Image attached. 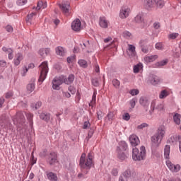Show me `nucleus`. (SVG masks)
<instances>
[{
    "label": "nucleus",
    "mask_w": 181,
    "mask_h": 181,
    "mask_svg": "<svg viewBox=\"0 0 181 181\" xmlns=\"http://www.w3.org/2000/svg\"><path fill=\"white\" fill-rule=\"evenodd\" d=\"M93 158L94 155L93 153H89L87 158H86V153H82L80 158L79 165L82 168V173H85V175L88 173V170H90V169H91V166L94 165V163L93 162Z\"/></svg>",
    "instance_id": "nucleus-1"
},
{
    "label": "nucleus",
    "mask_w": 181,
    "mask_h": 181,
    "mask_svg": "<svg viewBox=\"0 0 181 181\" xmlns=\"http://www.w3.org/2000/svg\"><path fill=\"white\" fill-rule=\"evenodd\" d=\"M146 156V149L145 146H141L140 151L136 148H133L132 159L133 160H144Z\"/></svg>",
    "instance_id": "nucleus-2"
},
{
    "label": "nucleus",
    "mask_w": 181,
    "mask_h": 181,
    "mask_svg": "<svg viewBox=\"0 0 181 181\" xmlns=\"http://www.w3.org/2000/svg\"><path fill=\"white\" fill-rule=\"evenodd\" d=\"M40 75L38 81L40 83V84H42V83L46 80V77L49 73V66L47 65V62H44L40 65Z\"/></svg>",
    "instance_id": "nucleus-3"
},
{
    "label": "nucleus",
    "mask_w": 181,
    "mask_h": 181,
    "mask_svg": "<svg viewBox=\"0 0 181 181\" xmlns=\"http://www.w3.org/2000/svg\"><path fill=\"white\" fill-rule=\"evenodd\" d=\"M131 7L128 6H123L120 8L119 16L120 19H127V18H128L131 14Z\"/></svg>",
    "instance_id": "nucleus-4"
},
{
    "label": "nucleus",
    "mask_w": 181,
    "mask_h": 181,
    "mask_svg": "<svg viewBox=\"0 0 181 181\" xmlns=\"http://www.w3.org/2000/svg\"><path fill=\"white\" fill-rule=\"evenodd\" d=\"M64 78V76H61L58 77H55L52 81V88L53 90H60V86L63 84V79Z\"/></svg>",
    "instance_id": "nucleus-5"
},
{
    "label": "nucleus",
    "mask_w": 181,
    "mask_h": 181,
    "mask_svg": "<svg viewBox=\"0 0 181 181\" xmlns=\"http://www.w3.org/2000/svg\"><path fill=\"white\" fill-rule=\"evenodd\" d=\"M13 122L15 125H18V124H23V122H25V115H23L22 112H17L13 117Z\"/></svg>",
    "instance_id": "nucleus-6"
},
{
    "label": "nucleus",
    "mask_w": 181,
    "mask_h": 181,
    "mask_svg": "<svg viewBox=\"0 0 181 181\" xmlns=\"http://www.w3.org/2000/svg\"><path fill=\"white\" fill-rule=\"evenodd\" d=\"M166 165L168 166V169L171 171V172H174V173H177L179 172V170H180V165L179 164L177 165H174L173 163H172V162H170V160H168L166 161Z\"/></svg>",
    "instance_id": "nucleus-7"
},
{
    "label": "nucleus",
    "mask_w": 181,
    "mask_h": 181,
    "mask_svg": "<svg viewBox=\"0 0 181 181\" xmlns=\"http://www.w3.org/2000/svg\"><path fill=\"white\" fill-rule=\"evenodd\" d=\"M71 29L74 32H80L81 30V21H80V19H76L72 22Z\"/></svg>",
    "instance_id": "nucleus-8"
},
{
    "label": "nucleus",
    "mask_w": 181,
    "mask_h": 181,
    "mask_svg": "<svg viewBox=\"0 0 181 181\" xmlns=\"http://www.w3.org/2000/svg\"><path fill=\"white\" fill-rule=\"evenodd\" d=\"M59 8L63 13H69V10L70 9V3L69 1H64Z\"/></svg>",
    "instance_id": "nucleus-9"
},
{
    "label": "nucleus",
    "mask_w": 181,
    "mask_h": 181,
    "mask_svg": "<svg viewBox=\"0 0 181 181\" xmlns=\"http://www.w3.org/2000/svg\"><path fill=\"white\" fill-rule=\"evenodd\" d=\"M47 162L49 163V165H54V163L57 162V154L54 152L50 153Z\"/></svg>",
    "instance_id": "nucleus-10"
},
{
    "label": "nucleus",
    "mask_w": 181,
    "mask_h": 181,
    "mask_svg": "<svg viewBox=\"0 0 181 181\" xmlns=\"http://www.w3.org/2000/svg\"><path fill=\"white\" fill-rule=\"evenodd\" d=\"M110 25V21L105 18V17H100L99 19V25L103 29H107Z\"/></svg>",
    "instance_id": "nucleus-11"
},
{
    "label": "nucleus",
    "mask_w": 181,
    "mask_h": 181,
    "mask_svg": "<svg viewBox=\"0 0 181 181\" xmlns=\"http://www.w3.org/2000/svg\"><path fill=\"white\" fill-rule=\"evenodd\" d=\"M151 139L153 146H159L162 142V139L156 134H154Z\"/></svg>",
    "instance_id": "nucleus-12"
},
{
    "label": "nucleus",
    "mask_w": 181,
    "mask_h": 181,
    "mask_svg": "<svg viewBox=\"0 0 181 181\" xmlns=\"http://www.w3.org/2000/svg\"><path fill=\"white\" fill-rule=\"evenodd\" d=\"M129 142L132 146H137L139 145V138L136 135L132 134L129 136Z\"/></svg>",
    "instance_id": "nucleus-13"
},
{
    "label": "nucleus",
    "mask_w": 181,
    "mask_h": 181,
    "mask_svg": "<svg viewBox=\"0 0 181 181\" xmlns=\"http://www.w3.org/2000/svg\"><path fill=\"white\" fill-rule=\"evenodd\" d=\"M165 134L166 128L164 126H160V127H158L156 134L158 135L160 139H163V138H165Z\"/></svg>",
    "instance_id": "nucleus-14"
},
{
    "label": "nucleus",
    "mask_w": 181,
    "mask_h": 181,
    "mask_svg": "<svg viewBox=\"0 0 181 181\" xmlns=\"http://www.w3.org/2000/svg\"><path fill=\"white\" fill-rule=\"evenodd\" d=\"M115 115H117V112H109L105 117L106 122H112L115 119Z\"/></svg>",
    "instance_id": "nucleus-15"
},
{
    "label": "nucleus",
    "mask_w": 181,
    "mask_h": 181,
    "mask_svg": "<svg viewBox=\"0 0 181 181\" xmlns=\"http://www.w3.org/2000/svg\"><path fill=\"white\" fill-rule=\"evenodd\" d=\"M149 81L153 86H156V84H159V83H160V79L158 76L152 75L149 77Z\"/></svg>",
    "instance_id": "nucleus-16"
},
{
    "label": "nucleus",
    "mask_w": 181,
    "mask_h": 181,
    "mask_svg": "<svg viewBox=\"0 0 181 181\" xmlns=\"http://www.w3.org/2000/svg\"><path fill=\"white\" fill-rule=\"evenodd\" d=\"M158 57H159L158 55L146 56L144 57V62L145 63H153V62H155Z\"/></svg>",
    "instance_id": "nucleus-17"
},
{
    "label": "nucleus",
    "mask_w": 181,
    "mask_h": 181,
    "mask_svg": "<svg viewBox=\"0 0 181 181\" xmlns=\"http://www.w3.org/2000/svg\"><path fill=\"white\" fill-rule=\"evenodd\" d=\"M15 59H14V64L15 66H19L21 64V62H22V60L23 59V55H22V54L21 53H18L16 56H15Z\"/></svg>",
    "instance_id": "nucleus-18"
},
{
    "label": "nucleus",
    "mask_w": 181,
    "mask_h": 181,
    "mask_svg": "<svg viewBox=\"0 0 181 181\" xmlns=\"http://www.w3.org/2000/svg\"><path fill=\"white\" fill-rule=\"evenodd\" d=\"M128 50H127V54L129 56H131L132 57H134L135 54H136V52L135 51V46L132 45H128Z\"/></svg>",
    "instance_id": "nucleus-19"
},
{
    "label": "nucleus",
    "mask_w": 181,
    "mask_h": 181,
    "mask_svg": "<svg viewBox=\"0 0 181 181\" xmlns=\"http://www.w3.org/2000/svg\"><path fill=\"white\" fill-rule=\"evenodd\" d=\"M2 50L3 52H5V53H8V57L9 60H12V59H13V50L12 49L3 47Z\"/></svg>",
    "instance_id": "nucleus-20"
},
{
    "label": "nucleus",
    "mask_w": 181,
    "mask_h": 181,
    "mask_svg": "<svg viewBox=\"0 0 181 181\" xmlns=\"http://www.w3.org/2000/svg\"><path fill=\"white\" fill-rule=\"evenodd\" d=\"M63 81L65 84H71L74 81V75L71 74L67 78L64 76Z\"/></svg>",
    "instance_id": "nucleus-21"
},
{
    "label": "nucleus",
    "mask_w": 181,
    "mask_h": 181,
    "mask_svg": "<svg viewBox=\"0 0 181 181\" xmlns=\"http://www.w3.org/2000/svg\"><path fill=\"white\" fill-rule=\"evenodd\" d=\"M144 6L146 9H152L153 8V1L152 0H144Z\"/></svg>",
    "instance_id": "nucleus-22"
},
{
    "label": "nucleus",
    "mask_w": 181,
    "mask_h": 181,
    "mask_svg": "<svg viewBox=\"0 0 181 181\" xmlns=\"http://www.w3.org/2000/svg\"><path fill=\"white\" fill-rule=\"evenodd\" d=\"M181 136L180 135H175L171 136L169 139V142H172V144H176V142H180Z\"/></svg>",
    "instance_id": "nucleus-23"
},
{
    "label": "nucleus",
    "mask_w": 181,
    "mask_h": 181,
    "mask_svg": "<svg viewBox=\"0 0 181 181\" xmlns=\"http://www.w3.org/2000/svg\"><path fill=\"white\" fill-rule=\"evenodd\" d=\"M47 179L50 181H57V175L52 172L47 173Z\"/></svg>",
    "instance_id": "nucleus-24"
},
{
    "label": "nucleus",
    "mask_w": 181,
    "mask_h": 181,
    "mask_svg": "<svg viewBox=\"0 0 181 181\" xmlns=\"http://www.w3.org/2000/svg\"><path fill=\"white\" fill-rule=\"evenodd\" d=\"M55 50L57 56H64V54H66V51L62 47H58L56 48Z\"/></svg>",
    "instance_id": "nucleus-25"
},
{
    "label": "nucleus",
    "mask_w": 181,
    "mask_h": 181,
    "mask_svg": "<svg viewBox=\"0 0 181 181\" xmlns=\"http://www.w3.org/2000/svg\"><path fill=\"white\" fill-rule=\"evenodd\" d=\"M134 21L136 23H141V25H144V23H145V22H144V16H142V14H138L134 18Z\"/></svg>",
    "instance_id": "nucleus-26"
},
{
    "label": "nucleus",
    "mask_w": 181,
    "mask_h": 181,
    "mask_svg": "<svg viewBox=\"0 0 181 181\" xmlns=\"http://www.w3.org/2000/svg\"><path fill=\"white\" fill-rule=\"evenodd\" d=\"M45 8H47V4L43 3L42 1H38L36 7L37 11H40V9H45Z\"/></svg>",
    "instance_id": "nucleus-27"
},
{
    "label": "nucleus",
    "mask_w": 181,
    "mask_h": 181,
    "mask_svg": "<svg viewBox=\"0 0 181 181\" xmlns=\"http://www.w3.org/2000/svg\"><path fill=\"white\" fill-rule=\"evenodd\" d=\"M128 148V144L125 141H121L119 143V146L117 148V151H127V148Z\"/></svg>",
    "instance_id": "nucleus-28"
},
{
    "label": "nucleus",
    "mask_w": 181,
    "mask_h": 181,
    "mask_svg": "<svg viewBox=\"0 0 181 181\" xmlns=\"http://www.w3.org/2000/svg\"><path fill=\"white\" fill-rule=\"evenodd\" d=\"M170 153V146L166 145L164 148V158L169 159V155Z\"/></svg>",
    "instance_id": "nucleus-29"
},
{
    "label": "nucleus",
    "mask_w": 181,
    "mask_h": 181,
    "mask_svg": "<svg viewBox=\"0 0 181 181\" xmlns=\"http://www.w3.org/2000/svg\"><path fill=\"white\" fill-rule=\"evenodd\" d=\"M139 103L143 107H148V105H149V101H148L146 98L141 97L139 100Z\"/></svg>",
    "instance_id": "nucleus-30"
},
{
    "label": "nucleus",
    "mask_w": 181,
    "mask_h": 181,
    "mask_svg": "<svg viewBox=\"0 0 181 181\" xmlns=\"http://www.w3.org/2000/svg\"><path fill=\"white\" fill-rule=\"evenodd\" d=\"M180 118H181L180 114H178V113L175 114L173 116V121L175 124H176L177 125H180Z\"/></svg>",
    "instance_id": "nucleus-31"
},
{
    "label": "nucleus",
    "mask_w": 181,
    "mask_h": 181,
    "mask_svg": "<svg viewBox=\"0 0 181 181\" xmlns=\"http://www.w3.org/2000/svg\"><path fill=\"white\" fill-rule=\"evenodd\" d=\"M157 8L162 9L165 6V1L163 0H153Z\"/></svg>",
    "instance_id": "nucleus-32"
},
{
    "label": "nucleus",
    "mask_w": 181,
    "mask_h": 181,
    "mask_svg": "<svg viewBox=\"0 0 181 181\" xmlns=\"http://www.w3.org/2000/svg\"><path fill=\"white\" fill-rule=\"evenodd\" d=\"M40 117L41 119H43V121H45L46 122L50 120V115L49 114L41 113Z\"/></svg>",
    "instance_id": "nucleus-33"
},
{
    "label": "nucleus",
    "mask_w": 181,
    "mask_h": 181,
    "mask_svg": "<svg viewBox=\"0 0 181 181\" xmlns=\"http://www.w3.org/2000/svg\"><path fill=\"white\" fill-rule=\"evenodd\" d=\"M144 66L142 64H138L134 66V73H139L141 70H142V68Z\"/></svg>",
    "instance_id": "nucleus-34"
},
{
    "label": "nucleus",
    "mask_w": 181,
    "mask_h": 181,
    "mask_svg": "<svg viewBox=\"0 0 181 181\" xmlns=\"http://www.w3.org/2000/svg\"><path fill=\"white\" fill-rule=\"evenodd\" d=\"M96 98H97V90H95L93 92V95L92 96V100L89 103L90 107H93V105H94V104H95Z\"/></svg>",
    "instance_id": "nucleus-35"
},
{
    "label": "nucleus",
    "mask_w": 181,
    "mask_h": 181,
    "mask_svg": "<svg viewBox=\"0 0 181 181\" xmlns=\"http://www.w3.org/2000/svg\"><path fill=\"white\" fill-rule=\"evenodd\" d=\"M117 152H118V158L120 160H125L127 159V155H125V153L120 151H117Z\"/></svg>",
    "instance_id": "nucleus-36"
},
{
    "label": "nucleus",
    "mask_w": 181,
    "mask_h": 181,
    "mask_svg": "<svg viewBox=\"0 0 181 181\" xmlns=\"http://www.w3.org/2000/svg\"><path fill=\"white\" fill-rule=\"evenodd\" d=\"M42 52H44L46 54V56H47V54H49V53H50V49L49 48H45V49H40L39 50V54H40L41 56H45V53H42Z\"/></svg>",
    "instance_id": "nucleus-37"
},
{
    "label": "nucleus",
    "mask_w": 181,
    "mask_h": 181,
    "mask_svg": "<svg viewBox=\"0 0 181 181\" xmlns=\"http://www.w3.org/2000/svg\"><path fill=\"white\" fill-rule=\"evenodd\" d=\"M168 95H169V92H168V90H162L159 95V98H160L161 100H163V98H166V97H168Z\"/></svg>",
    "instance_id": "nucleus-38"
},
{
    "label": "nucleus",
    "mask_w": 181,
    "mask_h": 181,
    "mask_svg": "<svg viewBox=\"0 0 181 181\" xmlns=\"http://www.w3.org/2000/svg\"><path fill=\"white\" fill-rule=\"evenodd\" d=\"M35 15H36V13H31L30 14L28 15L27 19H26L28 25H32L31 19L33 18V16H35Z\"/></svg>",
    "instance_id": "nucleus-39"
},
{
    "label": "nucleus",
    "mask_w": 181,
    "mask_h": 181,
    "mask_svg": "<svg viewBox=\"0 0 181 181\" xmlns=\"http://www.w3.org/2000/svg\"><path fill=\"white\" fill-rule=\"evenodd\" d=\"M27 90L28 91V93H32L33 91L35 90V83L33 82L29 83L27 86Z\"/></svg>",
    "instance_id": "nucleus-40"
},
{
    "label": "nucleus",
    "mask_w": 181,
    "mask_h": 181,
    "mask_svg": "<svg viewBox=\"0 0 181 181\" xmlns=\"http://www.w3.org/2000/svg\"><path fill=\"white\" fill-rule=\"evenodd\" d=\"M122 36L125 37V39H132V34L129 31L123 32Z\"/></svg>",
    "instance_id": "nucleus-41"
},
{
    "label": "nucleus",
    "mask_w": 181,
    "mask_h": 181,
    "mask_svg": "<svg viewBox=\"0 0 181 181\" xmlns=\"http://www.w3.org/2000/svg\"><path fill=\"white\" fill-rule=\"evenodd\" d=\"M79 66L81 67H83V69H86L87 67V66H88L87 64V61L84 60V59H80L78 62Z\"/></svg>",
    "instance_id": "nucleus-42"
},
{
    "label": "nucleus",
    "mask_w": 181,
    "mask_h": 181,
    "mask_svg": "<svg viewBox=\"0 0 181 181\" xmlns=\"http://www.w3.org/2000/svg\"><path fill=\"white\" fill-rule=\"evenodd\" d=\"M168 37H169V39H171V40L177 39V37H179V33H172L169 34Z\"/></svg>",
    "instance_id": "nucleus-43"
},
{
    "label": "nucleus",
    "mask_w": 181,
    "mask_h": 181,
    "mask_svg": "<svg viewBox=\"0 0 181 181\" xmlns=\"http://www.w3.org/2000/svg\"><path fill=\"white\" fill-rule=\"evenodd\" d=\"M112 83L115 88H119V86L121 84L119 81H118L117 79H113Z\"/></svg>",
    "instance_id": "nucleus-44"
},
{
    "label": "nucleus",
    "mask_w": 181,
    "mask_h": 181,
    "mask_svg": "<svg viewBox=\"0 0 181 181\" xmlns=\"http://www.w3.org/2000/svg\"><path fill=\"white\" fill-rule=\"evenodd\" d=\"M166 64H168V60H163L160 62H158L156 64V66L157 67H162V66H166Z\"/></svg>",
    "instance_id": "nucleus-45"
},
{
    "label": "nucleus",
    "mask_w": 181,
    "mask_h": 181,
    "mask_svg": "<svg viewBox=\"0 0 181 181\" xmlns=\"http://www.w3.org/2000/svg\"><path fill=\"white\" fill-rule=\"evenodd\" d=\"M156 110H158V111H165V105L163 103H160L157 105Z\"/></svg>",
    "instance_id": "nucleus-46"
},
{
    "label": "nucleus",
    "mask_w": 181,
    "mask_h": 181,
    "mask_svg": "<svg viewBox=\"0 0 181 181\" xmlns=\"http://www.w3.org/2000/svg\"><path fill=\"white\" fill-rule=\"evenodd\" d=\"M122 175L124 176V177H126V178H127V179H128L129 177H131V170H127L124 171V172L122 174Z\"/></svg>",
    "instance_id": "nucleus-47"
},
{
    "label": "nucleus",
    "mask_w": 181,
    "mask_h": 181,
    "mask_svg": "<svg viewBox=\"0 0 181 181\" xmlns=\"http://www.w3.org/2000/svg\"><path fill=\"white\" fill-rule=\"evenodd\" d=\"M42 107V102H37L35 105H32V107L35 110H39Z\"/></svg>",
    "instance_id": "nucleus-48"
},
{
    "label": "nucleus",
    "mask_w": 181,
    "mask_h": 181,
    "mask_svg": "<svg viewBox=\"0 0 181 181\" xmlns=\"http://www.w3.org/2000/svg\"><path fill=\"white\" fill-rule=\"evenodd\" d=\"M136 101H137L136 98H133L129 101V104H130L132 108H135Z\"/></svg>",
    "instance_id": "nucleus-49"
},
{
    "label": "nucleus",
    "mask_w": 181,
    "mask_h": 181,
    "mask_svg": "<svg viewBox=\"0 0 181 181\" xmlns=\"http://www.w3.org/2000/svg\"><path fill=\"white\" fill-rule=\"evenodd\" d=\"M131 95H138L139 94V90L138 89H132L130 90Z\"/></svg>",
    "instance_id": "nucleus-50"
},
{
    "label": "nucleus",
    "mask_w": 181,
    "mask_h": 181,
    "mask_svg": "<svg viewBox=\"0 0 181 181\" xmlns=\"http://www.w3.org/2000/svg\"><path fill=\"white\" fill-rule=\"evenodd\" d=\"M156 49H157V50H163V45H162V43L160 42H158L156 44Z\"/></svg>",
    "instance_id": "nucleus-51"
},
{
    "label": "nucleus",
    "mask_w": 181,
    "mask_h": 181,
    "mask_svg": "<svg viewBox=\"0 0 181 181\" xmlns=\"http://www.w3.org/2000/svg\"><path fill=\"white\" fill-rule=\"evenodd\" d=\"M28 69L26 66L23 67V69L21 71V75L23 76H26V74L28 73Z\"/></svg>",
    "instance_id": "nucleus-52"
},
{
    "label": "nucleus",
    "mask_w": 181,
    "mask_h": 181,
    "mask_svg": "<svg viewBox=\"0 0 181 181\" xmlns=\"http://www.w3.org/2000/svg\"><path fill=\"white\" fill-rule=\"evenodd\" d=\"M130 118L131 116L129 115V113H124L123 115V119H124V121H129Z\"/></svg>",
    "instance_id": "nucleus-53"
},
{
    "label": "nucleus",
    "mask_w": 181,
    "mask_h": 181,
    "mask_svg": "<svg viewBox=\"0 0 181 181\" xmlns=\"http://www.w3.org/2000/svg\"><path fill=\"white\" fill-rule=\"evenodd\" d=\"M66 60L68 63H73V62L76 60V57L75 56L69 57Z\"/></svg>",
    "instance_id": "nucleus-54"
},
{
    "label": "nucleus",
    "mask_w": 181,
    "mask_h": 181,
    "mask_svg": "<svg viewBox=\"0 0 181 181\" xmlns=\"http://www.w3.org/2000/svg\"><path fill=\"white\" fill-rule=\"evenodd\" d=\"M28 2V0H18L17 4L20 6L25 5Z\"/></svg>",
    "instance_id": "nucleus-55"
},
{
    "label": "nucleus",
    "mask_w": 181,
    "mask_h": 181,
    "mask_svg": "<svg viewBox=\"0 0 181 181\" xmlns=\"http://www.w3.org/2000/svg\"><path fill=\"white\" fill-rule=\"evenodd\" d=\"M148 127V124L143 123L137 127L138 129H144V128H146Z\"/></svg>",
    "instance_id": "nucleus-56"
},
{
    "label": "nucleus",
    "mask_w": 181,
    "mask_h": 181,
    "mask_svg": "<svg viewBox=\"0 0 181 181\" xmlns=\"http://www.w3.org/2000/svg\"><path fill=\"white\" fill-rule=\"evenodd\" d=\"M92 84L95 86V87H98V86H100V83H98V81L97 79H93L92 80Z\"/></svg>",
    "instance_id": "nucleus-57"
},
{
    "label": "nucleus",
    "mask_w": 181,
    "mask_h": 181,
    "mask_svg": "<svg viewBox=\"0 0 181 181\" xmlns=\"http://www.w3.org/2000/svg\"><path fill=\"white\" fill-rule=\"evenodd\" d=\"M97 118H98V119H103V112L102 111L97 112Z\"/></svg>",
    "instance_id": "nucleus-58"
},
{
    "label": "nucleus",
    "mask_w": 181,
    "mask_h": 181,
    "mask_svg": "<svg viewBox=\"0 0 181 181\" xmlns=\"http://www.w3.org/2000/svg\"><path fill=\"white\" fill-rule=\"evenodd\" d=\"M111 173L112 176H118V170L114 168L112 170Z\"/></svg>",
    "instance_id": "nucleus-59"
},
{
    "label": "nucleus",
    "mask_w": 181,
    "mask_h": 181,
    "mask_svg": "<svg viewBox=\"0 0 181 181\" xmlns=\"http://www.w3.org/2000/svg\"><path fill=\"white\" fill-rule=\"evenodd\" d=\"M27 119H28V121H32L33 118V115L31 113H27L25 114Z\"/></svg>",
    "instance_id": "nucleus-60"
},
{
    "label": "nucleus",
    "mask_w": 181,
    "mask_h": 181,
    "mask_svg": "<svg viewBox=\"0 0 181 181\" xmlns=\"http://www.w3.org/2000/svg\"><path fill=\"white\" fill-rule=\"evenodd\" d=\"M90 122H85L83 124V129H87V128H90Z\"/></svg>",
    "instance_id": "nucleus-61"
},
{
    "label": "nucleus",
    "mask_w": 181,
    "mask_h": 181,
    "mask_svg": "<svg viewBox=\"0 0 181 181\" xmlns=\"http://www.w3.org/2000/svg\"><path fill=\"white\" fill-rule=\"evenodd\" d=\"M68 90H69V91H70V93L71 94H75L76 93V89H74V87H73V86H69Z\"/></svg>",
    "instance_id": "nucleus-62"
},
{
    "label": "nucleus",
    "mask_w": 181,
    "mask_h": 181,
    "mask_svg": "<svg viewBox=\"0 0 181 181\" xmlns=\"http://www.w3.org/2000/svg\"><path fill=\"white\" fill-rule=\"evenodd\" d=\"M154 29H159L160 28V23L159 22H156L153 23Z\"/></svg>",
    "instance_id": "nucleus-63"
},
{
    "label": "nucleus",
    "mask_w": 181,
    "mask_h": 181,
    "mask_svg": "<svg viewBox=\"0 0 181 181\" xmlns=\"http://www.w3.org/2000/svg\"><path fill=\"white\" fill-rule=\"evenodd\" d=\"M119 181H128V179L127 178V177L121 175L119 177Z\"/></svg>",
    "instance_id": "nucleus-64"
}]
</instances>
